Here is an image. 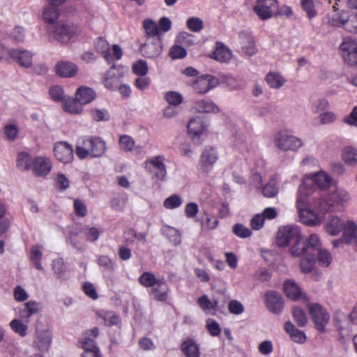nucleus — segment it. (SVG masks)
Wrapping results in <instances>:
<instances>
[{
  "label": "nucleus",
  "instance_id": "nucleus-1",
  "mask_svg": "<svg viewBox=\"0 0 357 357\" xmlns=\"http://www.w3.org/2000/svg\"><path fill=\"white\" fill-rule=\"evenodd\" d=\"M348 199L345 192H335L330 197H324L316 200V197L298 194L296 205L300 221L304 225L314 226L321 222V217L309 208L312 206L322 214L330 211L335 202L343 203Z\"/></svg>",
  "mask_w": 357,
  "mask_h": 357
},
{
  "label": "nucleus",
  "instance_id": "nucleus-2",
  "mask_svg": "<svg viewBox=\"0 0 357 357\" xmlns=\"http://www.w3.org/2000/svg\"><path fill=\"white\" fill-rule=\"evenodd\" d=\"M331 178L324 172H319L310 176L305 177L298 190V194L310 196L311 194L319 191V189L326 188L330 186Z\"/></svg>",
  "mask_w": 357,
  "mask_h": 357
},
{
  "label": "nucleus",
  "instance_id": "nucleus-3",
  "mask_svg": "<svg viewBox=\"0 0 357 357\" xmlns=\"http://www.w3.org/2000/svg\"><path fill=\"white\" fill-rule=\"evenodd\" d=\"M44 24L48 36L59 43H68L75 33V28L70 24Z\"/></svg>",
  "mask_w": 357,
  "mask_h": 357
},
{
  "label": "nucleus",
  "instance_id": "nucleus-4",
  "mask_svg": "<svg viewBox=\"0 0 357 357\" xmlns=\"http://www.w3.org/2000/svg\"><path fill=\"white\" fill-rule=\"evenodd\" d=\"M319 237L317 234H312L305 240L302 237L295 241L290 248L291 255L293 257L304 256L307 254H312L318 249Z\"/></svg>",
  "mask_w": 357,
  "mask_h": 357
},
{
  "label": "nucleus",
  "instance_id": "nucleus-5",
  "mask_svg": "<svg viewBox=\"0 0 357 357\" xmlns=\"http://www.w3.org/2000/svg\"><path fill=\"white\" fill-rule=\"evenodd\" d=\"M275 146L283 151H296L302 146V142L295 136L289 135L285 130L277 132L273 138Z\"/></svg>",
  "mask_w": 357,
  "mask_h": 357
},
{
  "label": "nucleus",
  "instance_id": "nucleus-6",
  "mask_svg": "<svg viewBox=\"0 0 357 357\" xmlns=\"http://www.w3.org/2000/svg\"><path fill=\"white\" fill-rule=\"evenodd\" d=\"M308 307L315 328L321 333H324L330 321V314L327 310L319 303L309 304Z\"/></svg>",
  "mask_w": 357,
  "mask_h": 357
},
{
  "label": "nucleus",
  "instance_id": "nucleus-7",
  "mask_svg": "<svg viewBox=\"0 0 357 357\" xmlns=\"http://www.w3.org/2000/svg\"><path fill=\"white\" fill-rule=\"evenodd\" d=\"M340 54L344 61L351 66H357V42L351 38H346L340 45Z\"/></svg>",
  "mask_w": 357,
  "mask_h": 357
},
{
  "label": "nucleus",
  "instance_id": "nucleus-8",
  "mask_svg": "<svg viewBox=\"0 0 357 357\" xmlns=\"http://www.w3.org/2000/svg\"><path fill=\"white\" fill-rule=\"evenodd\" d=\"M301 238V234L298 227L284 226L280 228L278 231L276 243L278 247H286Z\"/></svg>",
  "mask_w": 357,
  "mask_h": 357
},
{
  "label": "nucleus",
  "instance_id": "nucleus-9",
  "mask_svg": "<svg viewBox=\"0 0 357 357\" xmlns=\"http://www.w3.org/2000/svg\"><path fill=\"white\" fill-rule=\"evenodd\" d=\"M218 158V153L214 147L206 146L199 157L200 171L204 174H208L213 169Z\"/></svg>",
  "mask_w": 357,
  "mask_h": 357
},
{
  "label": "nucleus",
  "instance_id": "nucleus-10",
  "mask_svg": "<svg viewBox=\"0 0 357 357\" xmlns=\"http://www.w3.org/2000/svg\"><path fill=\"white\" fill-rule=\"evenodd\" d=\"M264 298L265 305L271 312L275 314L281 313L284 308V301L280 293L268 290L265 293Z\"/></svg>",
  "mask_w": 357,
  "mask_h": 357
},
{
  "label": "nucleus",
  "instance_id": "nucleus-11",
  "mask_svg": "<svg viewBox=\"0 0 357 357\" xmlns=\"http://www.w3.org/2000/svg\"><path fill=\"white\" fill-rule=\"evenodd\" d=\"M218 84L219 80L217 77L206 74L197 77V80L192 84V88L197 93L204 94L216 87Z\"/></svg>",
  "mask_w": 357,
  "mask_h": 357
},
{
  "label": "nucleus",
  "instance_id": "nucleus-12",
  "mask_svg": "<svg viewBox=\"0 0 357 357\" xmlns=\"http://www.w3.org/2000/svg\"><path fill=\"white\" fill-rule=\"evenodd\" d=\"M277 8L276 0H257L254 10L261 20H266L274 15Z\"/></svg>",
  "mask_w": 357,
  "mask_h": 357
},
{
  "label": "nucleus",
  "instance_id": "nucleus-13",
  "mask_svg": "<svg viewBox=\"0 0 357 357\" xmlns=\"http://www.w3.org/2000/svg\"><path fill=\"white\" fill-rule=\"evenodd\" d=\"M163 161L164 158L162 155H158L146 162V168L160 181L165 180L167 175L166 166Z\"/></svg>",
  "mask_w": 357,
  "mask_h": 357
},
{
  "label": "nucleus",
  "instance_id": "nucleus-14",
  "mask_svg": "<svg viewBox=\"0 0 357 357\" xmlns=\"http://www.w3.org/2000/svg\"><path fill=\"white\" fill-rule=\"evenodd\" d=\"M41 305L35 301H29L19 311V317L23 322L28 324L33 317H38L41 312Z\"/></svg>",
  "mask_w": 357,
  "mask_h": 357
},
{
  "label": "nucleus",
  "instance_id": "nucleus-15",
  "mask_svg": "<svg viewBox=\"0 0 357 357\" xmlns=\"http://www.w3.org/2000/svg\"><path fill=\"white\" fill-rule=\"evenodd\" d=\"M54 153L56 158L63 163L70 162L74 157L73 147L66 142L55 144Z\"/></svg>",
  "mask_w": 357,
  "mask_h": 357
},
{
  "label": "nucleus",
  "instance_id": "nucleus-16",
  "mask_svg": "<svg viewBox=\"0 0 357 357\" xmlns=\"http://www.w3.org/2000/svg\"><path fill=\"white\" fill-rule=\"evenodd\" d=\"M8 55L20 66L29 68L32 64V54L26 50L10 49L7 50Z\"/></svg>",
  "mask_w": 357,
  "mask_h": 357
},
{
  "label": "nucleus",
  "instance_id": "nucleus-17",
  "mask_svg": "<svg viewBox=\"0 0 357 357\" xmlns=\"http://www.w3.org/2000/svg\"><path fill=\"white\" fill-rule=\"evenodd\" d=\"M148 38L160 40L162 35L171 29L172 24H143Z\"/></svg>",
  "mask_w": 357,
  "mask_h": 357
},
{
  "label": "nucleus",
  "instance_id": "nucleus-18",
  "mask_svg": "<svg viewBox=\"0 0 357 357\" xmlns=\"http://www.w3.org/2000/svg\"><path fill=\"white\" fill-rule=\"evenodd\" d=\"M86 145L89 148L90 155L99 158L106 151L105 142L100 137H90L86 139Z\"/></svg>",
  "mask_w": 357,
  "mask_h": 357
},
{
  "label": "nucleus",
  "instance_id": "nucleus-19",
  "mask_svg": "<svg viewBox=\"0 0 357 357\" xmlns=\"http://www.w3.org/2000/svg\"><path fill=\"white\" fill-rule=\"evenodd\" d=\"M162 51V43L160 40H155L141 45L140 52L143 56L149 59L158 58Z\"/></svg>",
  "mask_w": 357,
  "mask_h": 357
},
{
  "label": "nucleus",
  "instance_id": "nucleus-20",
  "mask_svg": "<svg viewBox=\"0 0 357 357\" xmlns=\"http://www.w3.org/2000/svg\"><path fill=\"white\" fill-rule=\"evenodd\" d=\"M55 72L61 77H72L77 73V66L68 61H60L55 66Z\"/></svg>",
  "mask_w": 357,
  "mask_h": 357
},
{
  "label": "nucleus",
  "instance_id": "nucleus-21",
  "mask_svg": "<svg viewBox=\"0 0 357 357\" xmlns=\"http://www.w3.org/2000/svg\"><path fill=\"white\" fill-rule=\"evenodd\" d=\"M205 128L206 126L200 117L192 118L188 124V133L191 135L192 140L197 144L200 143L198 138Z\"/></svg>",
  "mask_w": 357,
  "mask_h": 357
},
{
  "label": "nucleus",
  "instance_id": "nucleus-22",
  "mask_svg": "<svg viewBox=\"0 0 357 357\" xmlns=\"http://www.w3.org/2000/svg\"><path fill=\"white\" fill-rule=\"evenodd\" d=\"M238 38L243 52L248 56H252L256 54L257 48L255 40L250 33L241 31L238 33Z\"/></svg>",
  "mask_w": 357,
  "mask_h": 357
},
{
  "label": "nucleus",
  "instance_id": "nucleus-23",
  "mask_svg": "<svg viewBox=\"0 0 357 357\" xmlns=\"http://www.w3.org/2000/svg\"><path fill=\"white\" fill-rule=\"evenodd\" d=\"M52 163L50 159L43 157H37L33 161V171L39 176L47 175L52 169Z\"/></svg>",
  "mask_w": 357,
  "mask_h": 357
},
{
  "label": "nucleus",
  "instance_id": "nucleus-24",
  "mask_svg": "<svg viewBox=\"0 0 357 357\" xmlns=\"http://www.w3.org/2000/svg\"><path fill=\"white\" fill-rule=\"evenodd\" d=\"M343 231L344 242L357 245V225L353 221H347L344 224Z\"/></svg>",
  "mask_w": 357,
  "mask_h": 357
},
{
  "label": "nucleus",
  "instance_id": "nucleus-25",
  "mask_svg": "<svg viewBox=\"0 0 357 357\" xmlns=\"http://www.w3.org/2000/svg\"><path fill=\"white\" fill-rule=\"evenodd\" d=\"M231 51L221 42L215 43V49L211 57L219 62H228L231 58Z\"/></svg>",
  "mask_w": 357,
  "mask_h": 357
},
{
  "label": "nucleus",
  "instance_id": "nucleus-26",
  "mask_svg": "<svg viewBox=\"0 0 357 357\" xmlns=\"http://www.w3.org/2000/svg\"><path fill=\"white\" fill-rule=\"evenodd\" d=\"M151 294L153 298L158 301H165L167 298L169 287L164 279L159 280L158 283L151 287Z\"/></svg>",
  "mask_w": 357,
  "mask_h": 357
},
{
  "label": "nucleus",
  "instance_id": "nucleus-27",
  "mask_svg": "<svg viewBox=\"0 0 357 357\" xmlns=\"http://www.w3.org/2000/svg\"><path fill=\"white\" fill-rule=\"evenodd\" d=\"M284 331L289 334L291 340L298 344H304L307 337L304 331L296 328V326L290 321H287L284 323Z\"/></svg>",
  "mask_w": 357,
  "mask_h": 357
},
{
  "label": "nucleus",
  "instance_id": "nucleus-28",
  "mask_svg": "<svg viewBox=\"0 0 357 357\" xmlns=\"http://www.w3.org/2000/svg\"><path fill=\"white\" fill-rule=\"evenodd\" d=\"M75 98L79 105H86L96 98V93L90 87L80 86L77 89Z\"/></svg>",
  "mask_w": 357,
  "mask_h": 357
},
{
  "label": "nucleus",
  "instance_id": "nucleus-29",
  "mask_svg": "<svg viewBox=\"0 0 357 357\" xmlns=\"http://www.w3.org/2000/svg\"><path fill=\"white\" fill-rule=\"evenodd\" d=\"M36 338L33 342L35 347L40 351H48L51 344V337L49 332L46 331L39 332L36 328Z\"/></svg>",
  "mask_w": 357,
  "mask_h": 357
},
{
  "label": "nucleus",
  "instance_id": "nucleus-30",
  "mask_svg": "<svg viewBox=\"0 0 357 357\" xmlns=\"http://www.w3.org/2000/svg\"><path fill=\"white\" fill-rule=\"evenodd\" d=\"M345 222L337 216H333L325 225L326 231L331 235L336 236L342 230Z\"/></svg>",
  "mask_w": 357,
  "mask_h": 357
},
{
  "label": "nucleus",
  "instance_id": "nucleus-31",
  "mask_svg": "<svg viewBox=\"0 0 357 357\" xmlns=\"http://www.w3.org/2000/svg\"><path fill=\"white\" fill-rule=\"evenodd\" d=\"M193 108L199 113H215L219 111L218 107L211 100H199L195 102Z\"/></svg>",
  "mask_w": 357,
  "mask_h": 357
},
{
  "label": "nucleus",
  "instance_id": "nucleus-32",
  "mask_svg": "<svg viewBox=\"0 0 357 357\" xmlns=\"http://www.w3.org/2000/svg\"><path fill=\"white\" fill-rule=\"evenodd\" d=\"M284 291L286 296L292 299L298 300L301 296V291L294 281L287 280L283 284Z\"/></svg>",
  "mask_w": 357,
  "mask_h": 357
},
{
  "label": "nucleus",
  "instance_id": "nucleus-33",
  "mask_svg": "<svg viewBox=\"0 0 357 357\" xmlns=\"http://www.w3.org/2000/svg\"><path fill=\"white\" fill-rule=\"evenodd\" d=\"M181 349L186 357H199V347L192 339L183 342Z\"/></svg>",
  "mask_w": 357,
  "mask_h": 357
},
{
  "label": "nucleus",
  "instance_id": "nucleus-34",
  "mask_svg": "<svg viewBox=\"0 0 357 357\" xmlns=\"http://www.w3.org/2000/svg\"><path fill=\"white\" fill-rule=\"evenodd\" d=\"M162 234L165 236L172 244L177 245L181 241V234L176 228L170 226H164L161 229Z\"/></svg>",
  "mask_w": 357,
  "mask_h": 357
},
{
  "label": "nucleus",
  "instance_id": "nucleus-35",
  "mask_svg": "<svg viewBox=\"0 0 357 357\" xmlns=\"http://www.w3.org/2000/svg\"><path fill=\"white\" fill-rule=\"evenodd\" d=\"M317 259L319 264L323 266H328L332 261L331 253L326 250L321 249V242L319 239L318 249L312 253Z\"/></svg>",
  "mask_w": 357,
  "mask_h": 357
},
{
  "label": "nucleus",
  "instance_id": "nucleus-36",
  "mask_svg": "<svg viewBox=\"0 0 357 357\" xmlns=\"http://www.w3.org/2000/svg\"><path fill=\"white\" fill-rule=\"evenodd\" d=\"M266 80L273 89H279L285 83V79L278 73H268L266 76Z\"/></svg>",
  "mask_w": 357,
  "mask_h": 357
},
{
  "label": "nucleus",
  "instance_id": "nucleus-37",
  "mask_svg": "<svg viewBox=\"0 0 357 357\" xmlns=\"http://www.w3.org/2000/svg\"><path fill=\"white\" fill-rule=\"evenodd\" d=\"M315 263L316 257H314V255L307 254L304 255L300 263L301 271L305 273L311 272L314 267Z\"/></svg>",
  "mask_w": 357,
  "mask_h": 357
},
{
  "label": "nucleus",
  "instance_id": "nucleus-38",
  "mask_svg": "<svg viewBox=\"0 0 357 357\" xmlns=\"http://www.w3.org/2000/svg\"><path fill=\"white\" fill-rule=\"evenodd\" d=\"M95 47L97 52L100 53L106 60L109 61L111 58L109 45L105 39L102 37L98 38L95 42Z\"/></svg>",
  "mask_w": 357,
  "mask_h": 357
},
{
  "label": "nucleus",
  "instance_id": "nucleus-39",
  "mask_svg": "<svg viewBox=\"0 0 357 357\" xmlns=\"http://www.w3.org/2000/svg\"><path fill=\"white\" fill-rule=\"evenodd\" d=\"M33 161L29 154L22 152L18 155L17 166L22 170H29L33 167Z\"/></svg>",
  "mask_w": 357,
  "mask_h": 357
},
{
  "label": "nucleus",
  "instance_id": "nucleus-40",
  "mask_svg": "<svg viewBox=\"0 0 357 357\" xmlns=\"http://www.w3.org/2000/svg\"><path fill=\"white\" fill-rule=\"evenodd\" d=\"M79 102L77 101L76 98L71 99L70 97L66 99L63 102V107L66 112L71 114H80L82 112V108L79 105Z\"/></svg>",
  "mask_w": 357,
  "mask_h": 357
},
{
  "label": "nucleus",
  "instance_id": "nucleus-41",
  "mask_svg": "<svg viewBox=\"0 0 357 357\" xmlns=\"http://www.w3.org/2000/svg\"><path fill=\"white\" fill-rule=\"evenodd\" d=\"M135 140L128 135H123L119 137V145L120 149L125 152H130L135 146Z\"/></svg>",
  "mask_w": 357,
  "mask_h": 357
},
{
  "label": "nucleus",
  "instance_id": "nucleus-42",
  "mask_svg": "<svg viewBox=\"0 0 357 357\" xmlns=\"http://www.w3.org/2000/svg\"><path fill=\"white\" fill-rule=\"evenodd\" d=\"M342 158L349 165H354L357 163V151L354 148L348 146L344 149Z\"/></svg>",
  "mask_w": 357,
  "mask_h": 357
},
{
  "label": "nucleus",
  "instance_id": "nucleus-43",
  "mask_svg": "<svg viewBox=\"0 0 357 357\" xmlns=\"http://www.w3.org/2000/svg\"><path fill=\"white\" fill-rule=\"evenodd\" d=\"M160 279H156L155 275L150 272H144L139 278V282L145 287L155 286Z\"/></svg>",
  "mask_w": 357,
  "mask_h": 357
},
{
  "label": "nucleus",
  "instance_id": "nucleus-44",
  "mask_svg": "<svg viewBox=\"0 0 357 357\" xmlns=\"http://www.w3.org/2000/svg\"><path fill=\"white\" fill-rule=\"evenodd\" d=\"M294 321L299 327H304L307 323V317L304 311L299 307H294L292 310Z\"/></svg>",
  "mask_w": 357,
  "mask_h": 357
},
{
  "label": "nucleus",
  "instance_id": "nucleus-45",
  "mask_svg": "<svg viewBox=\"0 0 357 357\" xmlns=\"http://www.w3.org/2000/svg\"><path fill=\"white\" fill-rule=\"evenodd\" d=\"M59 16V10L56 6H50L45 8L43 13V20L45 22H56Z\"/></svg>",
  "mask_w": 357,
  "mask_h": 357
},
{
  "label": "nucleus",
  "instance_id": "nucleus-46",
  "mask_svg": "<svg viewBox=\"0 0 357 357\" xmlns=\"http://www.w3.org/2000/svg\"><path fill=\"white\" fill-rule=\"evenodd\" d=\"M90 114L95 121H107L110 119V115L105 109L92 108Z\"/></svg>",
  "mask_w": 357,
  "mask_h": 357
},
{
  "label": "nucleus",
  "instance_id": "nucleus-47",
  "mask_svg": "<svg viewBox=\"0 0 357 357\" xmlns=\"http://www.w3.org/2000/svg\"><path fill=\"white\" fill-rule=\"evenodd\" d=\"M22 321L21 319H15L10 323V326L15 333H18L21 337H24L26 335L28 326Z\"/></svg>",
  "mask_w": 357,
  "mask_h": 357
},
{
  "label": "nucleus",
  "instance_id": "nucleus-48",
  "mask_svg": "<svg viewBox=\"0 0 357 357\" xmlns=\"http://www.w3.org/2000/svg\"><path fill=\"white\" fill-rule=\"evenodd\" d=\"M51 98L55 102H63L66 96L64 95L63 88L59 85H54L50 87L49 91Z\"/></svg>",
  "mask_w": 357,
  "mask_h": 357
},
{
  "label": "nucleus",
  "instance_id": "nucleus-49",
  "mask_svg": "<svg viewBox=\"0 0 357 357\" xmlns=\"http://www.w3.org/2000/svg\"><path fill=\"white\" fill-rule=\"evenodd\" d=\"M262 192L265 197H274L278 192L276 180L275 178H271L263 188Z\"/></svg>",
  "mask_w": 357,
  "mask_h": 357
},
{
  "label": "nucleus",
  "instance_id": "nucleus-50",
  "mask_svg": "<svg viewBox=\"0 0 357 357\" xmlns=\"http://www.w3.org/2000/svg\"><path fill=\"white\" fill-rule=\"evenodd\" d=\"M81 231L78 229H72L69 231L68 242L75 249L81 250L83 249L81 241L79 238V234Z\"/></svg>",
  "mask_w": 357,
  "mask_h": 357
},
{
  "label": "nucleus",
  "instance_id": "nucleus-51",
  "mask_svg": "<svg viewBox=\"0 0 357 357\" xmlns=\"http://www.w3.org/2000/svg\"><path fill=\"white\" fill-rule=\"evenodd\" d=\"M100 316L108 326H116L121 322L120 317L112 311L103 312Z\"/></svg>",
  "mask_w": 357,
  "mask_h": 357
},
{
  "label": "nucleus",
  "instance_id": "nucleus-52",
  "mask_svg": "<svg viewBox=\"0 0 357 357\" xmlns=\"http://www.w3.org/2000/svg\"><path fill=\"white\" fill-rule=\"evenodd\" d=\"M81 344H82V347L84 350L83 354H88V353L96 354V352H100L95 340L90 337L84 338V340L81 342Z\"/></svg>",
  "mask_w": 357,
  "mask_h": 357
},
{
  "label": "nucleus",
  "instance_id": "nucleus-53",
  "mask_svg": "<svg viewBox=\"0 0 357 357\" xmlns=\"http://www.w3.org/2000/svg\"><path fill=\"white\" fill-rule=\"evenodd\" d=\"M132 70L137 75L145 76L149 71L147 62L143 59H139L136 63H133Z\"/></svg>",
  "mask_w": 357,
  "mask_h": 357
},
{
  "label": "nucleus",
  "instance_id": "nucleus-54",
  "mask_svg": "<svg viewBox=\"0 0 357 357\" xmlns=\"http://www.w3.org/2000/svg\"><path fill=\"white\" fill-rule=\"evenodd\" d=\"M233 233L238 237L246 238L252 235V231L241 223H236L232 227Z\"/></svg>",
  "mask_w": 357,
  "mask_h": 357
},
{
  "label": "nucleus",
  "instance_id": "nucleus-55",
  "mask_svg": "<svg viewBox=\"0 0 357 357\" xmlns=\"http://www.w3.org/2000/svg\"><path fill=\"white\" fill-rule=\"evenodd\" d=\"M347 317L348 316L340 310H337L334 314L333 319L340 333H342L344 328L343 323L347 320Z\"/></svg>",
  "mask_w": 357,
  "mask_h": 357
},
{
  "label": "nucleus",
  "instance_id": "nucleus-56",
  "mask_svg": "<svg viewBox=\"0 0 357 357\" xmlns=\"http://www.w3.org/2000/svg\"><path fill=\"white\" fill-rule=\"evenodd\" d=\"M165 98L169 105L174 106L180 105L183 101L181 94L176 91L167 92Z\"/></svg>",
  "mask_w": 357,
  "mask_h": 357
},
{
  "label": "nucleus",
  "instance_id": "nucleus-57",
  "mask_svg": "<svg viewBox=\"0 0 357 357\" xmlns=\"http://www.w3.org/2000/svg\"><path fill=\"white\" fill-rule=\"evenodd\" d=\"M181 204V198L177 195H172L165 199L163 205L167 209H173L180 206Z\"/></svg>",
  "mask_w": 357,
  "mask_h": 357
},
{
  "label": "nucleus",
  "instance_id": "nucleus-58",
  "mask_svg": "<svg viewBox=\"0 0 357 357\" xmlns=\"http://www.w3.org/2000/svg\"><path fill=\"white\" fill-rule=\"evenodd\" d=\"M82 230L87 241L94 242L98 239L100 231L96 227L85 226Z\"/></svg>",
  "mask_w": 357,
  "mask_h": 357
},
{
  "label": "nucleus",
  "instance_id": "nucleus-59",
  "mask_svg": "<svg viewBox=\"0 0 357 357\" xmlns=\"http://www.w3.org/2000/svg\"><path fill=\"white\" fill-rule=\"evenodd\" d=\"M10 38L15 42H23L25 37V31L22 26L17 25L9 33Z\"/></svg>",
  "mask_w": 357,
  "mask_h": 357
},
{
  "label": "nucleus",
  "instance_id": "nucleus-60",
  "mask_svg": "<svg viewBox=\"0 0 357 357\" xmlns=\"http://www.w3.org/2000/svg\"><path fill=\"white\" fill-rule=\"evenodd\" d=\"M228 310L232 314L239 315L244 312L245 308L243 305L238 301L231 300L228 303Z\"/></svg>",
  "mask_w": 357,
  "mask_h": 357
},
{
  "label": "nucleus",
  "instance_id": "nucleus-61",
  "mask_svg": "<svg viewBox=\"0 0 357 357\" xmlns=\"http://www.w3.org/2000/svg\"><path fill=\"white\" fill-rule=\"evenodd\" d=\"M97 263L100 266H102L105 271H113L114 269V265L112 260L106 255L99 256L97 260Z\"/></svg>",
  "mask_w": 357,
  "mask_h": 357
},
{
  "label": "nucleus",
  "instance_id": "nucleus-62",
  "mask_svg": "<svg viewBox=\"0 0 357 357\" xmlns=\"http://www.w3.org/2000/svg\"><path fill=\"white\" fill-rule=\"evenodd\" d=\"M176 41L183 46H190L193 44L192 36L187 32H181L177 36Z\"/></svg>",
  "mask_w": 357,
  "mask_h": 357
},
{
  "label": "nucleus",
  "instance_id": "nucleus-63",
  "mask_svg": "<svg viewBox=\"0 0 357 357\" xmlns=\"http://www.w3.org/2000/svg\"><path fill=\"white\" fill-rule=\"evenodd\" d=\"M75 154L81 160L90 155L89 148L86 145V139H83L82 143L76 146Z\"/></svg>",
  "mask_w": 357,
  "mask_h": 357
},
{
  "label": "nucleus",
  "instance_id": "nucleus-64",
  "mask_svg": "<svg viewBox=\"0 0 357 357\" xmlns=\"http://www.w3.org/2000/svg\"><path fill=\"white\" fill-rule=\"evenodd\" d=\"M319 119L323 125L331 124L335 121L337 116L333 112H325L319 114Z\"/></svg>",
  "mask_w": 357,
  "mask_h": 357
}]
</instances>
